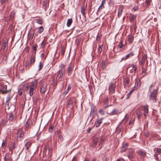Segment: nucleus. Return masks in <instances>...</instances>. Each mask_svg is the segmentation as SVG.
<instances>
[{"mask_svg":"<svg viewBox=\"0 0 161 161\" xmlns=\"http://www.w3.org/2000/svg\"><path fill=\"white\" fill-rule=\"evenodd\" d=\"M135 90V87L134 86L131 89L130 91L128 93L127 95V98L128 99L130 95Z\"/></svg>","mask_w":161,"mask_h":161,"instance_id":"nucleus-28","label":"nucleus"},{"mask_svg":"<svg viewBox=\"0 0 161 161\" xmlns=\"http://www.w3.org/2000/svg\"><path fill=\"white\" fill-rule=\"evenodd\" d=\"M156 149V152L158 154L161 153V148H155Z\"/></svg>","mask_w":161,"mask_h":161,"instance_id":"nucleus-56","label":"nucleus"},{"mask_svg":"<svg viewBox=\"0 0 161 161\" xmlns=\"http://www.w3.org/2000/svg\"><path fill=\"white\" fill-rule=\"evenodd\" d=\"M35 22L38 24L42 25V20L40 19H35Z\"/></svg>","mask_w":161,"mask_h":161,"instance_id":"nucleus-47","label":"nucleus"},{"mask_svg":"<svg viewBox=\"0 0 161 161\" xmlns=\"http://www.w3.org/2000/svg\"><path fill=\"white\" fill-rule=\"evenodd\" d=\"M104 142V140L103 138H101V140L100 141L99 143V146H100L101 147L102 146L103 142Z\"/></svg>","mask_w":161,"mask_h":161,"instance_id":"nucleus-57","label":"nucleus"},{"mask_svg":"<svg viewBox=\"0 0 161 161\" xmlns=\"http://www.w3.org/2000/svg\"><path fill=\"white\" fill-rule=\"evenodd\" d=\"M72 22V20L71 18L68 19L66 24L67 26L68 27H69L71 25Z\"/></svg>","mask_w":161,"mask_h":161,"instance_id":"nucleus-33","label":"nucleus"},{"mask_svg":"<svg viewBox=\"0 0 161 161\" xmlns=\"http://www.w3.org/2000/svg\"><path fill=\"white\" fill-rule=\"evenodd\" d=\"M142 74L143 75V77L147 75V71L143 66H142Z\"/></svg>","mask_w":161,"mask_h":161,"instance_id":"nucleus-32","label":"nucleus"},{"mask_svg":"<svg viewBox=\"0 0 161 161\" xmlns=\"http://www.w3.org/2000/svg\"><path fill=\"white\" fill-rule=\"evenodd\" d=\"M45 43L44 42V39L43 40V41L42 42L41 45H40V47L41 48H43L45 46Z\"/></svg>","mask_w":161,"mask_h":161,"instance_id":"nucleus-54","label":"nucleus"},{"mask_svg":"<svg viewBox=\"0 0 161 161\" xmlns=\"http://www.w3.org/2000/svg\"><path fill=\"white\" fill-rule=\"evenodd\" d=\"M1 89L0 90V91L2 92L3 94H6L7 93L10 92L11 89L7 90V86L6 85H3V84L1 86Z\"/></svg>","mask_w":161,"mask_h":161,"instance_id":"nucleus-6","label":"nucleus"},{"mask_svg":"<svg viewBox=\"0 0 161 161\" xmlns=\"http://www.w3.org/2000/svg\"><path fill=\"white\" fill-rule=\"evenodd\" d=\"M43 64L42 63L41 61L39 63V69H38V71H40V70L42 69L43 67Z\"/></svg>","mask_w":161,"mask_h":161,"instance_id":"nucleus-45","label":"nucleus"},{"mask_svg":"<svg viewBox=\"0 0 161 161\" xmlns=\"http://www.w3.org/2000/svg\"><path fill=\"white\" fill-rule=\"evenodd\" d=\"M67 106L70 108L72 109L74 107L73 101L71 98H69L67 101Z\"/></svg>","mask_w":161,"mask_h":161,"instance_id":"nucleus-12","label":"nucleus"},{"mask_svg":"<svg viewBox=\"0 0 161 161\" xmlns=\"http://www.w3.org/2000/svg\"><path fill=\"white\" fill-rule=\"evenodd\" d=\"M147 55L144 54L142 57V60L139 62V64L142 65V66H143L146 60H147Z\"/></svg>","mask_w":161,"mask_h":161,"instance_id":"nucleus-13","label":"nucleus"},{"mask_svg":"<svg viewBox=\"0 0 161 161\" xmlns=\"http://www.w3.org/2000/svg\"><path fill=\"white\" fill-rule=\"evenodd\" d=\"M102 48H103V45H101L99 46V47L98 48L97 51L99 53H101L102 51Z\"/></svg>","mask_w":161,"mask_h":161,"instance_id":"nucleus-49","label":"nucleus"},{"mask_svg":"<svg viewBox=\"0 0 161 161\" xmlns=\"http://www.w3.org/2000/svg\"><path fill=\"white\" fill-rule=\"evenodd\" d=\"M44 31V28L42 26H40L38 30V32L41 34V33Z\"/></svg>","mask_w":161,"mask_h":161,"instance_id":"nucleus-48","label":"nucleus"},{"mask_svg":"<svg viewBox=\"0 0 161 161\" xmlns=\"http://www.w3.org/2000/svg\"><path fill=\"white\" fill-rule=\"evenodd\" d=\"M65 73L64 69H60L58 71L56 79L58 84L60 83L63 86H64L65 83Z\"/></svg>","mask_w":161,"mask_h":161,"instance_id":"nucleus-2","label":"nucleus"},{"mask_svg":"<svg viewBox=\"0 0 161 161\" xmlns=\"http://www.w3.org/2000/svg\"><path fill=\"white\" fill-rule=\"evenodd\" d=\"M8 0H1L0 3L2 4H4Z\"/></svg>","mask_w":161,"mask_h":161,"instance_id":"nucleus-62","label":"nucleus"},{"mask_svg":"<svg viewBox=\"0 0 161 161\" xmlns=\"http://www.w3.org/2000/svg\"><path fill=\"white\" fill-rule=\"evenodd\" d=\"M134 55V53L133 52H131L127 54L126 56V57L127 59L129 58L130 57H132Z\"/></svg>","mask_w":161,"mask_h":161,"instance_id":"nucleus-38","label":"nucleus"},{"mask_svg":"<svg viewBox=\"0 0 161 161\" xmlns=\"http://www.w3.org/2000/svg\"><path fill=\"white\" fill-rule=\"evenodd\" d=\"M38 46L36 44H35L32 47V50L34 51L35 53L36 51L37 47Z\"/></svg>","mask_w":161,"mask_h":161,"instance_id":"nucleus-52","label":"nucleus"},{"mask_svg":"<svg viewBox=\"0 0 161 161\" xmlns=\"http://www.w3.org/2000/svg\"><path fill=\"white\" fill-rule=\"evenodd\" d=\"M32 64H31V63L28 61H26L25 63V67L26 69H29L30 67L31 66Z\"/></svg>","mask_w":161,"mask_h":161,"instance_id":"nucleus-36","label":"nucleus"},{"mask_svg":"<svg viewBox=\"0 0 161 161\" xmlns=\"http://www.w3.org/2000/svg\"><path fill=\"white\" fill-rule=\"evenodd\" d=\"M31 142L30 141L26 142L25 145V148L26 150L27 151L29 148H30L31 146Z\"/></svg>","mask_w":161,"mask_h":161,"instance_id":"nucleus-22","label":"nucleus"},{"mask_svg":"<svg viewBox=\"0 0 161 161\" xmlns=\"http://www.w3.org/2000/svg\"><path fill=\"white\" fill-rule=\"evenodd\" d=\"M154 157L155 160H156L157 161L158 160V154H155Z\"/></svg>","mask_w":161,"mask_h":161,"instance_id":"nucleus-61","label":"nucleus"},{"mask_svg":"<svg viewBox=\"0 0 161 161\" xmlns=\"http://www.w3.org/2000/svg\"><path fill=\"white\" fill-rule=\"evenodd\" d=\"M101 65V69H104L106 67V63L105 61L103 60L102 62Z\"/></svg>","mask_w":161,"mask_h":161,"instance_id":"nucleus-39","label":"nucleus"},{"mask_svg":"<svg viewBox=\"0 0 161 161\" xmlns=\"http://www.w3.org/2000/svg\"><path fill=\"white\" fill-rule=\"evenodd\" d=\"M130 80V79L127 78H126L125 79L124 82V87H126L129 86Z\"/></svg>","mask_w":161,"mask_h":161,"instance_id":"nucleus-17","label":"nucleus"},{"mask_svg":"<svg viewBox=\"0 0 161 161\" xmlns=\"http://www.w3.org/2000/svg\"><path fill=\"white\" fill-rule=\"evenodd\" d=\"M15 13L16 11L15 10H12L10 14L9 15V17L8 19L6 20L5 21H6L7 22H8L9 21H11L12 20H13L14 17Z\"/></svg>","mask_w":161,"mask_h":161,"instance_id":"nucleus-11","label":"nucleus"},{"mask_svg":"<svg viewBox=\"0 0 161 161\" xmlns=\"http://www.w3.org/2000/svg\"><path fill=\"white\" fill-rule=\"evenodd\" d=\"M106 3V2L104 0H103L102 2V3L101 5L99 6V8H104V4H105Z\"/></svg>","mask_w":161,"mask_h":161,"instance_id":"nucleus-53","label":"nucleus"},{"mask_svg":"<svg viewBox=\"0 0 161 161\" xmlns=\"http://www.w3.org/2000/svg\"><path fill=\"white\" fill-rule=\"evenodd\" d=\"M65 47L64 46H62L61 48V54L63 56L64 54Z\"/></svg>","mask_w":161,"mask_h":161,"instance_id":"nucleus-34","label":"nucleus"},{"mask_svg":"<svg viewBox=\"0 0 161 161\" xmlns=\"http://www.w3.org/2000/svg\"><path fill=\"white\" fill-rule=\"evenodd\" d=\"M128 146V144L127 143H125L123 145L122 147L120 150V152L121 153L125 152L127 149V147Z\"/></svg>","mask_w":161,"mask_h":161,"instance_id":"nucleus-18","label":"nucleus"},{"mask_svg":"<svg viewBox=\"0 0 161 161\" xmlns=\"http://www.w3.org/2000/svg\"><path fill=\"white\" fill-rule=\"evenodd\" d=\"M8 55V53H5L3 57V60H2L3 64H7Z\"/></svg>","mask_w":161,"mask_h":161,"instance_id":"nucleus-15","label":"nucleus"},{"mask_svg":"<svg viewBox=\"0 0 161 161\" xmlns=\"http://www.w3.org/2000/svg\"><path fill=\"white\" fill-rule=\"evenodd\" d=\"M10 96L9 95L6 98V104H7L8 105H9V101H10Z\"/></svg>","mask_w":161,"mask_h":161,"instance_id":"nucleus-51","label":"nucleus"},{"mask_svg":"<svg viewBox=\"0 0 161 161\" xmlns=\"http://www.w3.org/2000/svg\"><path fill=\"white\" fill-rule=\"evenodd\" d=\"M36 57L35 56H31L30 59V63L31 64H33L35 61Z\"/></svg>","mask_w":161,"mask_h":161,"instance_id":"nucleus-30","label":"nucleus"},{"mask_svg":"<svg viewBox=\"0 0 161 161\" xmlns=\"http://www.w3.org/2000/svg\"><path fill=\"white\" fill-rule=\"evenodd\" d=\"M116 83L111 82L109 84L108 87L109 93L113 94L115 92Z\"/></svg>","mask_w":161,"mask_h":161,"instance_id":"nucleus-4","label":"nucleus"},{"mask_svg":"<svg viewBox=\"0 0 161 161\" xmlns=\"http://www.w3.org/2000/svg\"><path fill=\"white\" fill-rule=\"evenodd\" d=\"M136 114L138 119H140L142 116V113L140 109L137 108L136 111Z\"/></svg>","mask_w":161,"mask_h":161,"instance_id":"nucleus-19","label":"nucleus"},{"mask_svg":"<svg viewBox=\"0 0 161 161\" xmlns=\"http://www.w3.org/2000/svg\"><path fill=\"white\" fill-rule=\"evenodd\" d=\"M108 113L110 116L118 114L120 113L118 110L117 109H113L112 111L108 112Z\"/></svg>","mask_w":161,"mask_h":161,"instance_id":"nucleus-10","label":"nucleus"},{"mask_svg":"<svg viewBox=\"0 0 161 161\" xmlns=\"http://www.w3.org/2000/svg\"><path fill=\"white\" fill-rule=\"evenodd\" d=\"M65 66V65L64 64H62L60 65L59 67L61 68V69H64V68Z\"/></svg>","mask_w":161,"mask_h":161,"instance_id":"nucleus-63","label":"nucleus"},{"mask_svg":"<svg viewBox=\"0 0 161 161\" xmlns=\"http://www.w3.org/2000/svg\"><path fill=\"white\" fill-rule=\"evenodd\" d=\"M127 156L130 160H132L134 158L135 153L134 151L133 150H131L127 152Z\"/></svg>","mask_w":161,"mask_h":161,"instance_id":"nucleus-7","label":"nucleus"},{"mask_svg":"<svg viewBox=\"0 0 161 161\" xmlns=\"http://www.w3.org/2000/svg\"><path fill=\"white\" fill-rule=\"evenodd\" d=\"M14 118V114H13L12 113H9V120L10 121H12L13 120Z\"/></svg>","mask_w":161,"mask_h":161,"instance_id":"nucleus-31","label":"nucleus"},{"mask_svg":"<svg viewBox=\"0 0 161 161\" xmlns=\"http://www.w3.org/2000/svg\"><path fill=\"white\" fill-rule=\"evenodd\" d=\"M54 128V125L53 124H51L50 125L48 130L49 132L51 133L53 132V129Z\"/></svg>","mask_w":161,"mask_h":161,"instance_id":"nucleus-29","label":"nucleus"},{"mask_svg":"<svg viewBox=\"0 0 161 161\" xmlns=\"http://www.w3.org/2000/svg\"><path fill=\"white\" fill-rule=\"evenodd\" d=\"M58 138L60 140L61 142H62L63 141L64 139L62 136L59 135L58 136Z\"/></svg>","mask_w":161,"mask_h":161,"instance_id":"nucleus-59","label":"nucleus"},{"mask_svg":"<svg viewBox=\"0 0 161 161\" xmlns=\"http://www.w3.org/2000/svg\"><path fill=\"white\" fill-rule=\"evenodd\" d=\"M17 138H19V140H21L24 136V132L21 128H20L17 130Z\"/></svg>","mask_w":161,"mask_h":161,"instance_id":"nucleus-5","label":"nucleus"},{"mask_svg":"<svg viewBox=\"0 0 161 161\" xmlns=\"http://www.w3.org/2000/svg\"><path fill=\"white\" fill-rule=\"evenodd\" d=\"M35 31L34 30H30L28 34V38L30 40H31L33 38Z\"/></svg>","mask_w":161,"mask_h":161,"instance_id":"nucleus-14","label":"nucleus"},{"mask_svg":"<svg viewBox=\"0 0 161 161\" xmlns=\"http://www.w3.org/2000/svg\"><path fill=\"white\" fill-rule=\"evenodd\" d=\"M132 68L133 69H134V72H135L137 69L136 67V66H135L134 64H132Z\"/></svg>","mask_w":161,"mask_h":161,"instance_id":"nucleus-60","label":"nucleus"},{"mask_svg":"<svg viewBox=\"0 0 161 161\" xmlns=\"http://www.w3.org/2000/svg\"><path fill=\"white\" fill-rule=\"evenodd\" d=\"M158 90V86L156 89L153 90L152 91L150 92L149 94V99L153 101L154 102H156V98Z\"/></svg>","mask_w":161,"mask_h":161,"instance_id":"nucleus-3","label":"nucleus"},{"mask_svg":"<svg viewBox=\"0 0 161 161\" xmlns=\"http://www.w3.org/2000/svg\"><path fill=\"white\" fill-rule=\"evenodd\" d=\"M29 125H30L29 123L28 122V121L27 120L25 124V131H27L28 130V129L29 128Z\"/></svg>","mask_w":161,"mask_h":161,"instance_id":"nucleus-40","label":"nucleus"},{"mask_svg":"<svg viewBox=\"0 0 161 161\" xmlns=\"http://www.w3.org/2000/svg\"><path fill=\"white\" fill-rule=\"evenodd\" d=\"M136 18V15L130 14L129 17V20L131 22L133 21Z\"/></svg>","mask_w":161,"mask_h":161,"instance_id":"nucleus-26","label":"nucleus"},{"mask_svg":"<svg viewBox=\"0 0 161 161\" xmlns=\"http://www.w3.org/2000/svg\"><path fill=\"white\" fill-rule=\"evenodd\" d=\"M98 142V139L97 138H95L94 139L93 142V144H92V146L93 147L95 146L97 144Z\"/></svg>","mask_w":161,"mask_h":161,"instance_id":"nucleus-42","label":"nucleus"},{"mask_svg":"<svg viewBox=\"0 0 161 161\" xmlns=\"http://www.w3.org/2000/svg\"><path fill=\"white\" fill-rule=\"evenodd\" d=\"M53 81L52 83V84L53 86H56L57 85V84L58 83V82L57 81H55V80L54 78V77L53 78Z\"/></svg>","mask_w":161,"mask_h":161,"instance_id":"nucleus-50","label":"nucleus"},{"mask_svg":"<svg viewBox=\"0 0 161 161\" xmlns=\"http://www.w3.org/2000/svg\"><path fill=\"white\" fill-rule=\"evenodd\" d=\"M47 86L46 84H44L41 85L40 88V92L41 93L44 94L45 92Z\"/></svg>","mask_w":161,"mask_h":161,"instance_id":"nucleus-16","label":"nucleus"},{"mask_svg":"<svg viewBox=\"0 0 161 161\" xmlns=\"http://www.w3.org/2000/svg\"><path fill=\"white\" fill-rule=\"evenodd\" d=\"M134 40V37L132 36H129V38L128 39V42L131 43Z\"/></svg>","mask_w":161,"mask_h":161,"instance_id":"nucleus-35","label":"nucleus"},{"mask_svg":"<svg viewBox=\"0 0 161 161\" xmlns=\"http://www.w3.org/2000/svg\"><path fill=\"white\" fill-rule=\"evenodd\" d=\"M4 159L5 161H11L10 158H6V156L4 157Z\"/></svg>","mask_w":161,"mask_h":161,"instance_id":"nucleus-64","label":"nucleus"},{"mask_svg":"<svg viewBox=\"0 0 161 161\" xmlns=\"http://www.w3.org/2000/svg\"><path fill=\"white\" fill-rule=\"evenodd\" d=\"M118 47L119 48H122V49L124 50L125 48V45H123V42L121 41L119 44H118Z\"/></svg>","mask_w":161,"mask_h":161,"instance_id":"nucleus-27","label":"nucleus"},{"mask_svg":"<svg viewBox=\"0 0 161 161\" xmlns=\"http://www.w3.org/2000/svg\"><path fill=\"white\" fill-rule=\"evenodd\" d=\"M7 144V142L6 140H3V142H2V147L3 148H5Z\"/></svg>","mask_w":161,"mask_h":161,"instance_id":"nucleus-37","label":"nucleus"},{"mask_svg":"<svg viewBox=\"0 0 161 161\" xmlns=\"http://www.w3.org/2000/svg\"><path fill=\"white\" fill-rule=\"evenodd\" d=\"M137 153L140 156L142 157H145L146 155L144 151L140 150H137L136 151Z\"/></svg>","mask_w":161,"mask_h":161,"instance_id":"nucleus-23","label":"nucleus"},{"mask_svg":"<svg viewBox=\"0 0 161 161\" xmlns=\"http://www.w3.org/2000/svg\"><path fill=\"white\" fill-rule=\"evenodd\" d=\"M91 111L90 114V116H92V118H93L94 115L96 114V107L93 105L91 106Z\"/></svg>","mask_w":161,"mask_h":161,"instance_id":"nucleus-9","label":"nucleus"},{"mask_svg":"<svg viewBox=\"0 0 161 161\" xmlns=\"http://www.w3.org/2000/svg\"><path fill=\"white\" fill-rule=\"evenodd\" d=\"M129 119V115L127 114L125 115V117L124 119L123 120V121H124V123H126L127 122Z\"/></svg>","mask_w":161,"mask_h":161,"instance_id":"nucleus-46","label":"nucleus"},{"mask_svg":"<svg viewBox=\"0 0 161 161\" xmlns=\"http://www.w3.org/2000/svg\"><path fill=\"white\" fill-rule=\"evenodd\" d=\"M123 11V8L122 7H119L118 8V16H120Z\"/></svg>","mask_w":161,"mask_h":161,"instance_id":"nucleus-25","label":"nucleus"},{"mask_svg":"<svg viewBox=\"0 0 161 161\" xmlns=\"http://www.w3.org/2000/svg\"><path fill=\"white\" fill-rule=\"evenodd\" d=\"M72 70H73L72 66L71 65H70L67 68V74L68 76L71 75L72 73Z\"/></svg>","mask_w":161,"mask_h":161,"instance_id":"nucleus-21","label":"nucleus"},{"mask_svg":"<svg viewBox=\"0 0 161 161\" xmlns=\"http://www.w3.org/2000/svg\"><path fill=\"white\" fill-rule=\"evenodd\" d=\"M81 12L83 16L85 17V9L83 7H81Z\"/></svg>","mask_w":161,"mask_h":161,"instance_id":"nucleus-44","label":"nucleus"},{"mask_svg":"<svg viewBox=\"0 0 161 161\" xmlns=\"http://www.w3.org/2000/svg\"><path fill=\"white\" fill-rule=\"evenodd\" d=\"M103 119V118H101V119H99L97 121V123L96 124V127H98V126H99L102 123V120Z\"/></svg>","mask_w":161,"mask_h":161,"instance_id":"nucleus-43","label":"nucleus"},{"mask_svg":"<svg viewBox=\"0 0 161 161\" xmlns=\"http://www.w3.org/2000/svg\"><path fill=\"white\" fill-rule=\"evenodd\" d=\"M136 84L137 86L138 87L140 86L141 83V81L140 80H137L136 82Z\"/></svg>","mask_w":161,"mask_h":161,"instance_id":"nucleus-55","label":"nucleus"},{"mask_svg":"<svg viewBox=\"0 0 161 161\" xmlns=\"http://www.w3.org/2000/svg\"><path fill=\"white\" fill-rule=\"evenodd\" d=\"M142 107L143 108V111L144 116L145 117H146L149 113L148 106L146 105L143 106Z\"/></svg>","mask_w":161,"mask_h":161,"instance_id":"nucleus-8","label":"nucleus"},{"mask_svg":"<svg viewBox=\"0 0 161 161\" xmlns=\"http://www.w3.org/2000/svg\"><path fill=\"white\" fill-rule=\"evenodd\" d=\"M37 85V81L34 80L31 84H28L25 86V89L26 92H29L30 96L32 95L34 91L35 90Z\"/></svg>","mask_w":161,"mask_h":161,"instance_id":"nucleus-1","label":"nucleus"},{"mask_svg":"<svg viewBox=\"0 0 161 161\" xmlns=\"http://www.w3.org/2000/svg\"><path fill=\"white\" fill-rule=\"evenodd\" d=\"M7 43L6 41L4 42L2 44L1 49L4 50L6 48V43Z\"/></svg>","mask_w":161,"mask_h":161,"instance_id":"nucleus-41","label":"nucleus"},{"mask_svg":"<svg viewBox=\"0 0 161 161\" xmlns=\"http://www.w3.org/2000/svg\"><path fill=\"white\" fill-rule=\"evenodd\" d=\"M48 6V2L47 0H45L43 2L42 4V8L46 11L47 8Z\"/></svg>","mask_w":161,"mask_h":161,"instance_id":"nucleus-20","label":"nucleus"},{"mask_svg":"<svg viewBox=\"0 0 161 161\" xmlns=\"http://www.w3.org/2000/svg\"><path fill=\"white\" fill-rule=\"evenodd\" d=\"M108 97L106 98L104 100V108H107L108 106Z\"/></svg>","mask_w":161,"mask_h":161,"instance_id":"nucleus-24","label":"nucleus"},{"mask_svg":"<svg viewBox=\"0 0 161 161\" xmlns=\"http://www.w3.org/2000/svg\"><path fill=\"white\" fill-rule=\"evenodd\" d=\"M11 147L14 149L15 147H16V145L15 143L13 142L12 144Z\"/></svg>","mask_w":161,"mask_h":161,"instance_id":"nucleus-58","label":"nucleus"}]
</instances>
